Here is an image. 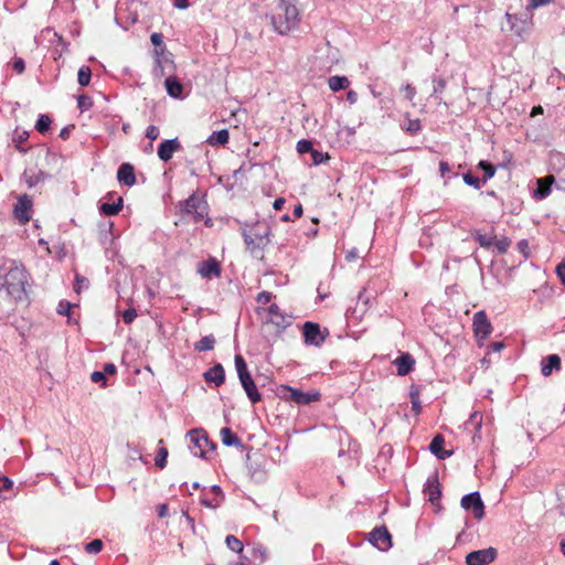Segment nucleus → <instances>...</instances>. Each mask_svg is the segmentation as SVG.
Returning <instances> with one entry per match:
<instances>
[{"label": "nucleus", "mask_w": 565, "mask_h": 565, "mask_svg": "<svg viewBox=\"0 0 565 565\" xmlns=\"http://www.w3.org/2000/svg\"><path fill=\"white\" fill-rule=\"evenodd\" d=\"M241 234L244 238L246 250L255 259L264 258V250L270 243L271 228L266 222L243 223Z\"/></svg>", "instance_id": "obj_1"}, {"label": "nucleus", "mask_w": 565, "mask_h": 565, "mask_svg": "<svg viewBox=\"0 0 565 565\" xmlns=\"http://www.w3.org/2000/svg\"><path fill=\"white\" fill-rule=\"evenodd\" d=\"M299 10L289 0H280L270 14V23L280 35H287L299 26Z\"/></svg>", "instance_id": "obj_2"}, {"label": "nucleus", "mask_w": 565, "mask_h": 565, "mask_svg": "<svg viewBox=\"0 0 565 565\" xmlns=\"http://www.w3.org/2000/svg\"><path fill=\"white\" fill-rule=\"evenodd\" d=\"M28 275L22 265L12 263L8 271L1 277V288L14 300L22 301L26 299L25 285Z\"/></svg>", "instance_id": "obj_3"}, {"label": "nucleus", "mask_w": 565, "mask_h": 565, "mask_svg": "<svg viewBox=\"0 0 565 565\" xmlns=\"http://www.w3.org/2000/svg\"><path fill=\"white\" fill-rule=\"evenodd\" d=\"M278 395L285 401H291L299 405H308L312 402L320 401V393L318 391L302 392L298 388L290 387L288 385H281L278 388Z\"/></svg>", "instance_id": "obj_4"}, {"label": "nucleus", "mask_w": 565, "mask_h": 565, "mask_svg": "<svg viewBox=\"0 0 565 565\" xmlns=\"http://www.w3.org/2000/svg\"><path fill=\"white\" fill-rule=\"evenodd\" d=\"M190 438L189 448L196 457L204 458L207 449H215V444L211 441L202 428H195L188 433Z\"/></svg>", "instance_id": "obj_5"}, {"label": "nucleus", "mask_w": 565, "mask_h": 565, "mask_svg": "<svg viewBox=\"0 0 565 565\" xmlns=\"http://www.w3.org/2000/svg\"><path fill=\"white\" fill-rule=\"evenodd\" d=\"M328 335L329 330L327 328L321 329L317 322L306 321L302 324V337L306 345L320 348Z\"/></svg>", "instance_id": "obj_6"}, {"label": "nucleus", "mask_w": 565, "mask_h": 565, "mask_svg": "<svg viewBox=\"0 0 565 565\" xmlns=\"http://www.w3.org/2000/svg\"><path fill=\"white\" fill-rule=\"evenodd\" d=\"M182 212L192 214L194 221H202L207 216L209 205L207 202L200 198L196 192L192 193L186 200L180 202Z\"/></svg>", "instance_id": "obj_7"}, {"label": "nucleus", "mask_w": 565, "mask_h": 565, "mask_svg": "<svg viewBox=\"0 0 565 565\" xmlns=\"http://www.w3.org/2000/svg\"><path fill=\"white\" fill-rule=\"evenodd\" d=\"M460 504L465 510H471L477 520H481L484 516V504L478 491L463 495Z\"/></svg>", "instance_id": "obj_8"}, {"label": "nucleus", "mask_w": 565, "mask_h": 565, "mask_svg": "<svg viewBox=\"0 0 565 565\" xmlns=\"http://www.w3.org/2000/svg\"><path fill=\"white\" fill-rule=\"evenodd\" d=\"M497 554L494 547L472 551L466 555V563L467 565H488L495 559Z\"/></svg>", "instance_id": "obj_9"}, {"label": "nucleus", "mask_w": 565, "mask_h": 565, "mask_svg": "<svg viewBox=\"0 0 565 565\" xmlns=\"http://www.w3.org/2000/svg\"><path fill=\"white\" fill-rule=\"evenodd\" d=\"M369 542L380 551H387L392 546V536L384 525L376 526L370 532Z\"/></svg>", "instance_id": "obj_10"}, {"label": "nucleus", "mask_w": 565, "mask_h": 565, "mask_svg": "<svg viewBox=\"0 0 565 565\" xmlns=\"http://www.w3.org/2000/svg\"><path fill=\"white\" fill-rule=\"evenodd\" d=\"M424 492L428 497V500L431 504H439V500L441 498V488L438 480L437 471H434L431 475L428 476L425 483Z\"/></svg>", "instance_id": "obj_11"}, {"label": "nucleus", "mask_w": 565, "mask_h": 565, "mask_svg": "<svg viewBox=\"0 0 565 565\" xmlns=\"http://www.w3.org/2000/svg\"><path fill=\"white\" fill-rule=\"evenodd\" d=\"M32 209V201L29 195L23 194L18 198V202L14 205L13 214L14 217L21 223L25 224L30 221V211Z\"/></svg>", "instance_id": "obj_12"}, {"label": "nucleus", "mask_w": 565, "mask_h": 565, "mask_svg": "<svg viewBox=\"0 0 565 565\" xmlns=\"http://www.w3.org/2000/svg\"><path fill=\"white\" fill-rule=\"evenodd\" d=\"M473 330L477 338L486 339L492 332V324L484 311H478L473 316Z\"/></svg>", "instance_id": "obj_13"}, {"label": "nucleus", "mask_w": 565, "mask_h": 565, "mask_svg": "<svg viewBox=\"0 0 565 565\" xmlns=\"http://www.w3.org/2000/svg\"><path fill=\"white\" fill-rule=\"evenodd\" d=\"M181 149V143L178 138L167 139L160 142L158 146V157L163 162H168L172 159L173 153Z\"/></svg>", "instance_id": "obj_14"}, {"label": "nucleus", "mask_w": 565, "mask_h": 565, "mask_svg": "<svg viewBox=\"0 0 565 565\" xmlns=\"http://www.w3.org/2000/svg\"><path fill=\"white\" fill-rule=\"evenodd\" d=\"M397 367V374L399 376H405L409 374L415 365V359L409 353H403L397 356L393 362Z\"/></svg>", "instance_id": "obj_15"}, {"label": "nucleus", "mask_w": 565, "mask_h": 565, "mask_svg": "<svg viewBox=\"0 0 565 565\" xmlns=\"http://www.w3.org/2000/svg\"><path fill=\"white\" fill-rule=\"evenodd\" d=\"M198 271L203 278L218 277L221 274V266L215 258H210L200 263Z\"/></svg>", "instance_id": "obj_16"}, {"label": "nucleus", "mask_w": 565, "mask_h": 565, "mask_svg": "<svg viewBox=\"0 0 565 565\" xmlns=\"http://www.w3.org/2000/svg\"><path fill=\"white\" fill-rule=\"evenodd\" d=\"M555 179L553 175H548L545 178H540L536 180V189L534 191V198L537 200H543L547 198L551 194L552 191V184L554 183Z\"/></svg>", "instance_id": "obj_17"}, {"label": "nucleus", "mask_w": 565, "mask_h": 565, "mask_svg": "<svg viewBox=\"0 0 565 565\" xmlns=\"http://www.w3.org/2000/svg\"><path fill=\"white\" fill-rule=\"evenodd\" d=\"M247 397L253 404L258 403L262 399V395L257 390V386L252 377V375H247V377H242L239 380Z\"/></svg>", "instance_id": "obj_18"}, {"label": "nucleus", "mask_w": 565, "mask_h": 565, "mask_svg": "<svg viewBox=\"0 0 565 565\" xmlns=\"http://www.w3.org/2000/svg\"><path fill=\"white\" fill-rule=\"evenodd\" d=\"M117 179L120 183H124L127 186H132L136 183L134 166L130 163H122L118 168Z\"/></svg>", "instance_id": "obj_19"}, {"label": "nucleus", "mask_w": 565, "mask_h": 565, "mask_svg": "<svg viewBox=\"0 0 565 565\" xmlns=\"http://www.w3.org/2000/svg\"><path fill=\"white\" fill-rule=\"evenodd\" d=\"M203 377L209 383H214L215 386H221L225 381V371L222 364L217 363L213 367L209 369Z\"/></svg>", "instance_id": "obj_20"}, {"label": "nucleus", "mask_w": 565, "mask_h": 565, "mask_svg": "<svg viewBox=\"0 0 565 565\" xmlns=\"http://www.w3.org/2000/svg\"><path fill=\"white\" fill-rule=\"evenodd\" d=\"M444 444V436L441 434H437L429 445L430 452L434 454L438 459H446L452 455V451H448L443 448Z\"/></svg>", "instance_id": "obj_21"}, {"label": "nucleus", "mask_w": 565, "mask_h": 565, "mask_svg": "<svg viewBox=\"0 0 565 565\" xmlns=\"http://www.w3.org/2000/svg\"><path fill=\"white\" fill-rule=\"evenodd\" d=\"M561 369V358L557 354L547 355L541 362V373L544 376H550L553 371Z\"/></svg>", "instance_id": "obj_22"}, {"label": "nucleus", "mask_w": 565, "mask_h": 565, "mask_svg": "<svg viewBox=\"0 0 565 565\" xmlns=\"http://www.w3.org/2000/svg\"><path fill=\"white\" fill-rule=\"evenodd\" d=\"M508 23L510 24V29L515 32L516 35L521 36L523 33L527 31V23L518 14L505 13Z\"/></svg>", "instance_id": "obj_23"}, {"label": "nucleus", "mask_w": 565, "mask_h": 565, "mask_svg": "<svg viewBox=\"0 0 565 565\" xmlns=\"http://www.w3.org/2000/svg\"><path fill=\"white\" fill-rule=\"evenodd\" d=\"M268 313L270 316L269 321L276 324L278 328L285 329L289 323L286 321L285 315L280 311L278 305L271 303L268 308Z\"/></svg>", "instance_id": "obj_24"}, {"label": "nucleus", "mask_w": 565, "mask_h": 565, "mask_svg": "<svg viewBox=\"0 0 565 565\" xmlns=\"http://www.w3.org/2000/svg\"><path fill=\"white\" fill-rule=\"evenodd\" d=\"M431 82H433V93H431L430 97L435 98L438 104H441L443 98L440 97V94L445 90V88L447 86V79L439 75L434 74L431 76Z\"/></svg>", "instance_id": "obj_25"}, {"label": "nucleus", "mask_w": 565, "mask_h": 565, "mask_svg": "<svg viewBox=\"0 0 565 565\" xmlns=\"http://www.w3.org/2000/svg\"><path fill=\"white\" fill-rule=\"evenodd\" d=\"M164 86H166L167 93L171 97L178 98L182 95L183 86L175 77L169 75L164 81Z\"/></svg>", "instance_id": "obj_26"}, {"label": "nucleus", "mask_w": 565, "mask_h": 565, "mask_svg": "<svg viewBox=\"0 0 565 565\" xmlns=\"http://www.w3.org/2000/svg\"><path fill=\"white\" fill-rule=\"evenodd\" d=\"M220 434H221L222 443L225 446H227V447L235 446V447L243 448L242 440L232 431L231 428L224 427L221 429Z\"/></svg>", "instance_id": "obj_27"}, {"label": "nucleus", "mask_w": 565, "mask_h": 565, "mask_svg": "<svg viewBox=\"0 0 565 565\" xmlns=\"http://www.w3.org/2000/svg\"><path fill=\"white\" fill-rule=\"evenodd\" d=\"M230 134L227 129L214 131L206 140L210 146L225 145L228 142Z\"/></svg>", "instance_id": "obj_28"}, {"label": "nucleus", "mask_w": 565, "mask_h": 565, "mask_svg": "<svg viewBox=\"0 0 565 565\" xmlns=\"http://www.w3.org/2000/svg\"><path fill=\"white\" fill-rule=\"evenodd\" d=\"M122 204H124L122 198L119 196V198H117V202L103 203L100 205L99 210L103 214L108 215V216L117 215L121 211Z\"/></svg>", "instance_id": "obj_29"}, {"label": "nucleus", "mask_w": 565, "mask_h": 565, "mask_svg": "<svg viewBox=\"0 0 565 565\" xmlns=\"http://www.w3.org/2000/svg\"><path fill=\"white\" fill-rule=\"evenodd\" d=\"M328 84L329 88L335 93L345 89L350 85V82L347 76L335 75L329 78Z\"/></svg>", "instance_id": "obj_30"}, {"label": "nucleus", "mask_w": 565, "mask_h": 565, "mask_svg": "<svg viewBox=\"0 0 565 565\" xmlns=\"http://www.w3.org/2000/svg\"><path fill=\"white\" fill-rule=\"evenodd\" d=\"M215 345V338L210 334L203 337L200 341L194 343V350L198 352L211 351Z\"/></svg>", "instance_id": "obj_31"}, {"label": "nucleus", "mask_w": 565, "mask_h": 565, "mask_svg": "<svg viewBox=\"0 0 565 565\" xmlns=\"http://www.w3.org/2000/svg\"><path fill=\"white\" fill-rule=\"evenodd\" d=\"M478 168L483 170L484 174L482 178V183H486L489 179L493 178L495 174V167L488 161L481 160L478 163Z\"/></svg>", "instance_id": "obj_32"}, {"label": "nucleus", "mask_w": 565, "mask_h": 565, "mask_svg": "<svg viewBox=\"0 0 565 565\" xmlns=\"http://www.w3.org/2000/svg\"><path fill=\"white\" fill-rule=\"evenodd\" d=\"M235 367L239 380L250 374L244 358L239 354L235 355Z\"/></svg>", "instance_id": "obj_33"}, {"label": "nucleus", "mask_w": 565, "mask_h": 565, "mask_svg": "<svg viewBox=\"0 0 565 565\" xmlns=\"http://www.w3.org/2000/svg\"><path fill=\"white\" fill-rule=\"evenodd\" d=\"M166 67L173 68V62L169 60L168 57H163V61L161 58H156V67H154V74L157 76H163L166 75Z\"/></svg>", "instance_id": "obj_34"}, {"label": "nucleus", "mask_w": 565, "mask_h": 565, "mask_svg": "<svg viewBox=\"0 0 565 565\" xmlns=\"http://www.w3.org/2000/svg\"><path fill=\"white\" fill-rule=\"evenodd\" d=\"M225 543H226V546L233 551V552H236V553H242L243 552V548H244V545L242 543V541L239 539H237L235 535H227L225 537Z\"/></svg>", "instance_id": "obj_35"}, {"label": "nucleus", "mask_w": 565, "mask_h": 565, "mask_svg": "<svg viewBox=\"0 0 565 565\" xmlns=\"http://www.w3.org/2000/svg\"><path fill=\"white\" fill-rule=\"evenodd\" d=\"M92 71L88 66L83 65L77 73V82L81 86H87L90 82Z\"/></svg>", "instance_id": "obj_36"}, {"label": "nucleus", "mask_w": 565, "mask_h": 565, "mask_svg": "<svg viewBox=\"0 0 565 565\" xmlns=\"http://www.w3.org/2000/svg\"><path fill=\"white\" fill-rule=\"evenodd\" d=\"M51 122V118L47 115H40L35 124V129L40 134H45L46 131H49Z\"/></svg>", "instance_id": "obj_37"}, {"label": "nucleus", "mask_w": 565, "mask_h": 565, "mask_svg": "<svg viewBox=\"0 0 565 565\" xmlns=\"http://www.w3.org/2000/svg\"><path fill=\"white\" fill-rule=\"evenodd\" d=\"M409 135H416L420 131L422 125L419 119H407V122L402 127Z\"/></svg>", "instance_id": "obj_38"}, {"label": "nucleus", "mask_w": 565, "mask_h": 565, "mask_svg": "<svg viewBox=\"0 0 565 565\" xmlns=\"http://www.w3.org/2000/svg\"><path fill=\"white\" fill-rule=\"evenodd\" d=\"M475 239L479 243L481 247L489 248L494 243V237L489 236L487 234H481L480 232H477L475 234Z\"/></svg>", "instance_id": "obj_39"}, {"label": "nucleus", "mask_w": 565, "mask_h": 565, "mask_svg": "<svg viewBox=\"0 0 565 565\" xmlns=\"http://www.w3.org/2000/svg\"><path fill=\"white\" fill-rule=\"evenodd\" d=\"M103 541L95 539L85 545V552L88 554H98L103 550Z\"/></svg>", "instance_id": "obj_40"}, {"label": "nucleus", "mask_w": 565, "mask_h": 565, "mask_svg": "<svg viewBox=\"0 0 565 565\" xmlns=\"http://www.w3.org/2000/svg\"><path fill=\"white\" fill-rule=\"evenodd\" d=\"M45 178V173L40 171L36 174H28L25 173V182L29 188L35 186L39 182L43 181Z\"/></svg>", "instance_id": "obj_41"}, {"label": "nucleus", "mask_w": 565, "mask_h": 565, "mask_svg": "<svg viewBox=\"0 0 565 565\" xmlns=\"http://www.w3.org/2000/svg\"><path fill=\"white\" fill-rule=\"evenodd\" d=\"M411 402H412V411L415 414H419L422 412V403L419 401V393L417 390H412L411 393Z\"/></svg>", "instance_id": "obj_42"}, {"label": "nucleus", "mask_w": 565, "mask_h": 565, "mask_svg": "<svg viewBox=\"0 0 565 565\" xmlns=\"http://www.w3.org/2000/svg\"><path fill=\"white\" fill-rule=\"evenodd\" d=\"M77 107L81 111H86L93 107V99L87 95H79L77 98Z\"/></svg>", "instance_id": "obj_43"}, {"label": "nucleus", "mask_w": 565, "mask_h": 565, "mask_svg": "<svg viewBox=\"0 0 565 565\" xmlns=\"http://www.w3.org/2000/svg\"><path fill=\"white\" fill-rule=\"evenodd\" d=\"M168 449L164 447L159 448L156 457V466L163 469L167 465Z\"/></svg>", "instance_id": "obj_44"}, {"label": "nucleus", "mask_w": 565, "mask_h": 565, "mask_svg": "<svg viewBox=\"0 0 565 565\" xmlns=\"http://www.w3.org/2000/svg\"><path fill=\"white\" fill-rule=\"evenodd\" d=\"M463 181L467 185L473 186L475 189L481 188V181L479 178L475 177L470 172L463 174Z\"/></svg>", "instance_id": "obj_45"}, {"label": "nucleus", "mask_w": 565, "mask_h": 565, "mask_svg": "<svg viewBox=\"0 0 565 565\" xmlns=\"http://www.w3.org/2000/svg\"><path fill=\"white\" fill-rule=\"evenodd\" d=\"M313 146L310 140L301 139L297 142V151L300 154L309 153L312 150Z\"/></svg>", "instance_id": "obj_46"}, {"label": "nucleus", "mask_w": 565, "mask_h": 565, "mask_svg": "<svg viewBox=\"0 0 565 565\" xmlns=\"http://www.w3.org/2000/svg\"><path fill=\"white\" fill-rule=\"evenodd\" d=\"M510 244H511V241L507 237H503L498 241L494 239V243H493V245L495 246V248L498 249V252L500 254H504L508 250V248L510 247Z\"/></svg>", "instance_id": "obj_47"}, {"label": "nucleus", "mask_w": 565, "mask_h": 565, "mask_svg": "<svg viewBox=\"0 0 565 565\" xmlns=\"http://www.w3.org/2000/svg\"><path fill=\"white\" fill-rule=\"evenodd\" d=\"M90 381L94 383H100V385L103 387H105L107 385V379H106L105 372H102V371H94L90 374Z\"/></svg>", "instance_id": "obj_48"}, {"label": "nucleus", "mask_w": 565, "mask_h": 565, "mask_svg": "<svg viewBox=\"0 0 565 565\" xmlns=\"http://www.w3.org/2000/svg\"><path fill=\"white\" fill-rule=\"evenodd\" d=\"M150 41L156 47H161V53L166 52V45L163 43V36L161 33H152L150 36Z\"/></svg>", "instance_id": "obj_49"}, {"label": "nucleus", "mask_w": 565, "mask_h": 565, "mask_svg": "<svg viewBox=\"0 0 565 565\" xmlns=\"http://www.w3.org/2000/svg\"><path fill=\"white\" fill-rule=\"evenodd\" d=\"M309 153L311 154V159L315 164L323 163L327 159H329L328 154L322 153L315 148H312Z\"/></svg>", "instance_id": "obj_50"}, {"label": "nucleus", "mask_w": 565, "mask_h": 565, "mask_svg": "<svg viewBox=\"0 0 565 565\" xmlns=\"http://www.w3.org/2000/svg\"><path fill=\"white\" fill-rule=\"evenodd\" d=\"M469 424L473 425L476 429L479 430L482 425V415L478 412H475L473 414L470 415L469 420L466 423V425Z\"/></svg>", "instance_id": "obj_51"}, {"label": "nucleus", "mask_w": 565, "mask_h": 565, "mask_svg": "<svg viewBox=\"0 0 565 565\" xmlns=\"http://www.w3.org/2000/svg\"><path fill=\"white\" fill-rule=\"evenodd\" d=\"M137 317V311L134 308H129L122 312V321L126 324H130Z\"/></svg>", "instance_id": "obj_52"}, {"label": "nucleus", "mask_w": 565, "mask_h": 565, "mask_svg": "<svg viewBox=\"0 0 565 565\" xmlns=\"http://www.w3.org/2000/svg\"><path fill=\"white\" fill-rule=\"evenodd\" d=\"M71 308H72L71 302H68L66 300H62V301H60L56 311L61 316H68L70 311H71Z\"/></svg>", "instance_id": "obj_53"}, {"label": "nucleus", "mask_w": 565, "mask_h": 565, "mask_svg": "<svg viewBox=\"0 0 565 565\" xmlns=\"http://www.w3.org/2000/svg\"><path fill=\"white\" fill-rule=\"evenodd\" d=\"M552 2H553V0H529L526 9L534 10V9H537L539 7L547 6Z\"/></svg>", "instance_id": "obj_54"}, {"label": "nucleus", "mask_w": 565, "mask_h": 565, "mask_svg": "<svg viewBox=\"0 0 565 565\" xmlns=\"http://www.w3.org/2000/svg\"><path fill=\"white\" fill-rule=\"evenodd\" d=\"M160 135V130L157 126L150 125L146 129V137L150 140H156Z\"/></svg>", "instance_id": "obj_55"}, {"label": "nucleus", "mask_w": 565, "mask_h": 565, "mask_svg": "<svg viewBox=\"0 0 565 565\" xmlns=\"http://www.w3.org/2000/svg\"><path fill=\"white\" fill-rule=\"evenodd\" d=\"M89 285V281L87 278L76 275L75 277V289L76 291H79L82 288H87Z\"/></svg>", "instance_id": "obj_56"}, {"label": "nucleus", "mask_w": 565, "mask_h": 565, "mask_svg": "<svg viewBox=\"0 0 565 565\" xmlns=\"http://www.w3.org/2000/svg\"><path fill=\"white\" fill-rule=\"evenodd\" d=\"M200 502H201L202 505H204V507H206L209 509H213V510L218 508V505L221 503L220 501H217V499L211 500V499H207L205 497H202Z\"/></svg>", "instance_id": "obj_57"}, {"label": "nucleus", "mask_w": 565, "mask_h": 565, "mask_svg": "<svg viewBox=\"0 0 565 565\" xmlns=\"http://www.w3.org/2000/svg\"><path fill=\"white\" fill-rule=\"evenodd\" d=\"M12 68L18 73L21 74L25 70V63L21 57H18L12 63Z\"/></svg>", "instance_id": "obj_58"}, {"label": "nucleus", "mask_w": 565, "mask_h": 565, "mask_svg": "<svg viewBox=\"0 0 565 565\" xmlns=\"http://www.w3.org/2000/svg\"><path fill=\"white\" fill-rule=\"evenodd\" d=\"M273 295L269 291H262L257 295V302L267 305L271 300Z\"/></svg>", "instance_id": "obj_59"}, {"label": "nucleus", "mask_w": 565, "mask_h": 565, "mask_svg": "<svg viewBox=\"0 0 565 565\" xmlns=\"http://www.w3.org/2000/svg\"><path fill=\"white\" fill-rule=\"evenodd\" d=\"M404 90H405V97L412 102L416 95V88L413 85L407 84L404 86Z\"/></svg>", "instance_id": "obj_60"}, {"label": "nucleus", "mask_w": 565, "mask_h": 565, "mask_svg": "<svg viewBox=\"0 0 565 565\" xmlns=\"http://www.w3.org/2000/svg\"><path fill=\"white\" fill-rule=\"evenodd\" d=\"M159 518H166L169 514V507L166 503H161L157 507Z\"/></svg>", "instance_id": "obj_61"}, {"label": "nucleus", "mask_w": 565, "mask_h": 565, "mask_svg": "<svg viewBox=\"0 0 565 565\" xmlns=\"http://www.w3.org/2000/svg\"><path fill=\"white\" fill-rule=\"evenodd\" d=\"M211 491L215 494V497L217 498V501L222 502L224 500V492L222 491L220 486H217V484L212 486Z\"/></svg>", "instance_id": "obj_62"}, {"label": "nucleus", "mask_w": 565, "mask_h": 565, "mask_svg": "<svg viewBox=\"0 0 565 565\" xmlns=\"http://www.w3.org/2000/svg\"><path fill=\"white\" fill-rule=\"evenodd\" d=\"M556 273L562 282L565 285V260L557 265Z\"/></svg>", "instance_id": "obj_63"}, {"label": "nucleus", "mask_w": 565, "mask_h": 565, "mask_svg": "<svg viewBox=\"0 0 565 565\" xmlns=\"http://www.w3.org/2000/svg\"><path fill=\"white\" fill-rule=\"evenodd\" d=\"M102 372H105V375L115 374L117 372V367L114 363H105Z\"/></svg>", "instance_id": "obj_64"}]
</instances>
